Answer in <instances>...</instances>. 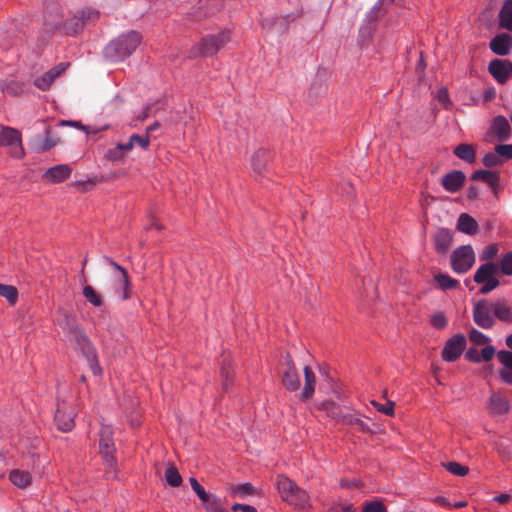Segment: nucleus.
<instances>
[{
	"label": "nucleus",
	"instance_id": "f257e3e1",
	"mask_svg": "<svg viewBox=\"0 0 512 512\" xmlns=\"http://www.w3.org/2000/svg\"><path fill=\"white\" fill-rule=\"evenodd\" d=\"M68 336L70 342L75 345V350L86 359L93 375L102 376L103 370L99 363L97 349L85 331L73 322L68 327Z\"/></svg>",
	"mask_w": 512,
	"mask_h": 512
},
{
	"label": "nucleus",
	"instance_id": "f03ea898",
	"mask_svg": "<svg viewBox=\"0 0 512 512\" xmlns=\"http://www.w3.org/2000/svg\"><path fill=\"white\" fill-rule=\"evenodd\" d=\"M230 41L231 33L228 29H222L213 34H206L191 46L189 49V58L213 57Z\"/></svg>",
	"mask_w": 512,
	"mask_h": 512
},
{
	"label": "nucleus",
	"instance_id": "7ed1b4c3",
	"mask_svg": "<svg viewBox=\"0 0 512 512\" xmlns=\"http://www.w3.org/2000/svg\"><path fill=\"white\" fill-rule=\"evenodd\" d=\"M141 40V34L135 30L122 33L107 44L104 49L105 56L112 62L123 61L135 52Z\"/></svg>",
	"mask_w": 512,
	"mask_h": 512
},
{
	"label": "nucleus",
	"instance_id": "20e7f679",
	"mask_svg": "<svg viewBox=\"0 0 512 512\" xmlns=\"http://www.w3.org/2000/svg\"><path fill=\"white\" fill-rule=\"evenodd\" d=\"M281 499L298 510L311 507L309 493L285 475H278L276 482Z\"/></svg>",
	"mask_w": 512,
	"mask_h": 512
},
{
	"label": "nucleus",
	"instance_id": "39448f33",
	"mask_svg": "<svg viewBox=\"0 0 512 512\" xmlns=\"http://www.w3.org/2000/svg\"><path fill=\"white\" fill-rule=\"evenodd\" d=\"M113 428L110 425L102 424L99 431V452L105 466L106 479H114L117 476V459L115 457V444L113 439Z\"/></svg>",
	"mask_w": 512,
	"mask_h": 512
},
{
	"label": "nucleus",
	"instance_id": "423d86ee",
	"mask_svg": "<svg viewBox=\"0 0 512 512\" xmlns=\"http://www.w3.org/2000/svg\"><path fill=\"white\" fill-rule=\"evenodd\" d=\"M10 148V154L14 158H22L25 151L22 145V135L19 130L10 126H0V147Z\"/></svg>",
	"mask_w": 512,
	"mask_h": 512
},
{
	"label": "nucleus",
	"instance_id": "0eeeda50",
	"mask_svg": "<svg viewBox=\"0 0 512 512\" xmlns=\"http://www.w3.org/2000/svg\"><path fill=\"white\" fill-rule=\"evenodd\" d=\"M451 268L458 274L468 272L475 263V253L471 245L457 247L450 256Z\"/></svg>",
	"mask_w": 512,
	"mask_h": 512
},
{
	"label": "nucleus",
	"instance_id": "6e6552de",
	"mask_svg": "<svg viewBox=\"0 0 512 512\" xmlns=\"http://www.w3.org/2000/svg\"><path fill=\"white\" fill-rule=\"evenodd\" d=\"M104 260L111 265L116 274L114 275V290L120 299L125 301L131 297V282L127 270L108 256H104Z\"/></svg>",
	"mask_w": 512,
	"mask_h": 512
},
{
	"label": "nucleus",
	"instance_id": "1a4fd4ad",
	"mask_svg": "<svg viewBox=\"0 0 512 512\" xmlns=\"http://www.w3.org/2000/svg\"><path fill=\"white\" fill-rule=\"evenodd\" d=\"M272 152L266 148H259L250 157V170L257 181H261L269 171Z\"/></svg>",
	"mask_w": 512,
	"mask_h": 512
},
{
	"label": "nucleus",
	"instance_id": "9d476101",
	"mask_svg": "<svg viewBox=\"0 0 512 512\" xmlns=\"http://www.w3.org/2000/svg\"><path fill=\"white\" fill-rule=\"evenodd\" d=\"M492 303L481 299L473 306V320L475 324L483 329H491L495 325Z\"/></svg>",
	"mask_w": 512,
	"mask_h": 512
},
{
	"label": "nucleus",
	"instance_id": "9b49d317",
	"mask_svg": "<svg viewBox=\"0 0 512 512\" xmlns=\"http://www.w3.org/2000/svg\"><path fill=\"white\" fill-rule=\"evenodd\" d=\"M466 338L463 334H456L449 338L441 352L442 359L446 362L456 361L466 348Z\"/></svg>",
	"mask_w": 512,
	"mask_h": 512
},
{
	"label": "nucleus",
	"instance_id": "f8f14e48",
	"mask_svg": "<svg viewBox=\"0 0 512 512\" xmlns=\"http://www.w3.org/2000/svg\"><path fill=\"white\" fill-rule=\"evenodd\" d=\"M76 411L74 409L67 410L64 403L58 404L55 412L54 421L58 430L69 432L75 426Z\"/></svg>",
	"mask_w": 512,
	"mask_h": 512
},
{
	"label": "nucleus",
	"instance_id": "ddd939ff",
	"mask_svg": "<svg viewBox=\"0 0 512 512\" xmlns=\"http://www.w3.org/2000/svg\"><path fill=\"white\" fill-rule=\"evenodd\" d=\"M68 67L67 63H59L54 66L43 75L37 77L34 80V85L41 91H47L50 89L52 83L57 77H59Z\"/></svg>",
	"mask_w": 512,
	"mask_h": 512
},
{
	"label": "nucleus",
	"instance_id": "4468645a",
	"mask_svg": "<svg viewBox=\"0 0 512 512\" xmlns=\"http://www.w3.org/2000/svg\"><path fill=\"white\" fill-rule=\"evenodd\" d=\"M466 181V175L461 170H453L446 173L441 179V185L449 193H456L462 189Z\"/></svg>",
	"mask_w": 512,
	"mask_h": 512
},
{
	"label": "nucleus",
	"instance_id": "2eb2a0df",
	"mask_svg": "<svg viewBox=\"0 0 512 512\" xmlns=\"http://www.w3.org/2000/svg\"><path fill=\"white\" fill-rule=\"evenodd\" d=\"M489 48L495 55H508L512 50V36L504 32L495 35L490 40Z\"/></svg>",
	"mask_w": 512,
	"mask_h": 512
},
{
	"label": "nucleus",
	"instance_id": "dca6fc26",
	"mask_svg": "<svg viewBox=\"0 0 512 512\" xmlns=\"http://www.w3.org/2000/svg\"><path fill=\"white\" fill-rule=\"evenodd\" d=\"M72 174V168L68 164H59L50 167L43 174V179L47 183L58 184L64 182Z\"/></svg>",
	"mask_w": 512,
	"mask_h": 512
},
{
	"label": "nucleus",
	"instance_id": "f3484780",
	"mask_svg": "<svg viewBox=\"0 0 512 512\" xmlns=\"http://www.w3.org/2000/svg\"><path fill=\"white\" fill-rule=\"evenodd\" d=\"M508 66L509 60L495 58L489 62L488 72L498 84H505L509 79Z\"/></svg>",
	"mask_w": 512,
	"mask_h": 512
},
{
	"label": "nucleus",
	"instance_id": "a211bd4d",
	"mask_svg": "<svg viewBox=\"0 0 512 512\" xmlns=\"http://www.w3.org/2000/svg\"><path fill=\"white\" fill-rule=\"evenodd\" d=\"M488 133L495 136L501 142L508 140L511 135V127L508 120L502 115L495 116L491 121Z\"/></svg>",
	"mask_w": 512,
	"mask_h": 512
},
{
	"label": "nucleus",
	"instance_id": "6ab92c4d",
	"mask_svg": "<svg viewBox=\"0 0 512 512\" xmlns=\"http://www.w3.org/2000/svg\"><path fill=\"white\" fill-rule=\"evenodd\" d=\"M287 369L282 375V384L289 392H295L300 387V378L293 360L288 356L286 362Z\"/></svg>",
	"mask_w": 512,
	"mask_h": 512
},
{
	"label": "nucleus",
	"instance_id": "aec40b11",
	"mask_svg": "<svg viewBox=\"0 0 512 512\" xmlns=\"http://www.w3.org/2000/svg\"><path fill=\"white\" fill-rule=\"evenodd\" d=\"M489 413L495 415H505L510 410V404L506 396L499 392H492L488 400Z\"/></svg>",
	"mask_w": 512,
	"mask_h": 512
},
{
	"label": "nucleus",
	"instance_id": "412c9836",
	"mask_svg": "<svg viewBox=\"0 0 512 512\" xmlns=\"http://www.w3.org/2000/svg\"><path fill=\"white\" fill-rule=\"evenodd\" d=\"M453 242V234L448 228H439L434 235V249L438 254L448 252Z\"/></svg>",
	"mask_w": 512,
	"mask_h": 512
},
{
	"label": "nucleus",
	"instance_id": "4be33fe9",
	"mask_svg": "<svg viewBox=\"0 0 512 512\" xmlns=\"http://www.w3.org/2000/svg\"><path fill=\"white\" fill-rule=\"evenodd\" d=\"M472 180H480L488 184V186L492 189L493 193L496 195L499 188L500 183V173L498 171L492 170H476L471 175Z\"/></svg>",
	"mask_w": 512,
	"mask_h": 512
},
{
	"label": "nucleus",
	"instance_id": "5701e85b",
	"mask_svg": "<svg viewBox=\"0 0 512 512\" xmlns=\"http://www.w3.org/2000/svg\"><path fill=\"white\" fill-rule=\"evenodd\" d=\"M499 266L491 261L481 264L474 273L473 280L477 284H482L492 276H497Z\"/></svg>",
	"mask_w": 512,
	"mask_h": 512
},
{
	"label": "nucleus",
	"instance_id": "b1692460",
	"mask_svg": "<svg viewBox=\"0 0 512 512\" xmlns=\"http://www.w3.org/2000/svg\"><path fill=\"white\" fill-rule=\"evenodd\" d=\"M304 379L305 382L302 392L300 394V399L302 401H307L313 397L316 385V376L311 367L308 365L304 367Z\"/></svg>",
	"mask_w": 512,
	"mask_h": 512
},
{
	"label": "nucleus",
	"instance_id": "393cba45",
	"mask_svg": "<svg viewBox=\"0 0 512 512\" xmlns=\"http://www.w3.org/2000/svg\"><path fill=\"white\" fill-rule=\"evenodd\" d=\"M220 376L222 379V390L228 392L234 383V368L232 362L228 358H224L222 361Z\"/></svg>",
	"mask_w": 512,
	"mask_h": 512
},
{
	"label": "nucleus",
	"instance_id": "a878e982",
	"mask_svg": "<svg viewBox=\"0 0 512 512\" xmlns=\"http://www.w3.org/2000/svg\"><path fill=\"white\" fill-rule=\"evenodd\" d=\"M453 154L468 164L476 161V149L474 145L461 143L453 148Z\"/></svg>",
	"mask_w": 512,
	"mask_h": 512
},
{
	"label": "nucleus",
	"instance_id": "bb28decb",
	"mask_svg": "<svg viewBox=\"0 0 512 512\" xmlns=\"http://www.w3.org/2000/svg\"><path fill=\"white\" fill-rule=\"evenodd\" d=\"M477 221L467 213L460 214L457 221V230L467 235H475L478 232Z\"/></svg>",
	"mask_w": 512,
	"mask_h": 512
},
{
	"label": "nucleus",
	"instance_id": "cd10ccee",
	"mask_svg": "<svg viewBox=\"0 0 512 512\" xmlns=\"http://www.w3.org/2000/svg\"><path fill=\"white\" fill-rule=\"evenodd\" d=\"M498 20L501 28L512 32V0H504Z\"/></svg>",
	"mask_w": 512,
	"mask_h": 512
},
{
	"label": "nucleus",
	"instance_id": "c85d7f7f",
	"mask_svg": "<svg viewBox=\"0 0 512 512\" xmlns=\"http://www.w3.org/2000/svg\"><path fill=\"white\" fill-rule=\"evenodd\" d=\"M9 480L18 488H26L32 482V475L28 471L14 469L9 473Z\"/></svg>",
	"mask_w": 512,
	"mask_h": 512
},
{
	"label": "nucleus",
	"instance_id": "c756f323",
	"mask_svg": "<svg viewBox=\"0 0 512 512\" xmlns=\"http://www.w3.org/2000/svg\"><path fill=\"white\" fill-rule=\"evenodd\" d=\"M493 315L502 322L512 323V309L504 300H498L492 303Z\"/></svg>",
	"mask_w": 512,
	"mask_h": 512
},
{
	"label": "nucleus",
	"instance_id": "7c9ffc66",
	"mask_svg": "<svg viewBox=\"0 0 512 512\" xmlns=\"http://www.w3.org/2000/svg\"><path fill=\"white\" fill-rule=\"evenodd\" d=\"M433 279L437 283L438 288L444 291L457 289L460 285L457 279L452 278L446 273L435 274Z\"/></svg>",
	"mask_w": 512,
	"mask_h": 512
},
{
	"label": "nucleus",
	"instance_id": "2f4dec72",
	"mask_svg": "<svg viewBox=\"0 0 512 512\" xmlns=\"http://www.w3.org/2000/svg\"><path fill=\"white\" fill-rule=\"evenodd\" d=\"M341 422L346 425H352L354 426L358 431L363 433H371L372 429L370 426L365 423L360 418L356 417L353 414H344L341 416Z\"/></svg>",
	"mask_w": 512,
	"mask_h": 512
},
{
	"label": "nucleus",
	"instance_id": "473e14b6",
	"mask_svg": "<svg viewBox=\"0 0 512 512\" xmlns=\"http://www.w3.org/2000/svg\"><path fill=\"white\" fill-rule=\"evenodd\" d=\"M82 294L86 301L92 306L100 307L103 305L102 296L91 285H85L83 287Z\"/></svg>",
	"mask_w": 512,
	"mask_h": 512
},
{
	"label": "nucleus",
	"instance_id": "72a5a7b5",
	"mask_svg": "<svg viewBox=\"0 0 512 512\" xmlns=\"http://www.w3.org/2000/svg\"><path fill=\"white\" fill-rule=\"evenodd\" d=\"M230 493L232 496L246 497L249 495H255L257 491L251 483L246 482L233 485Z\"/></svg>",
	"mask_w": 512,
	"mask_h": 512
},
{
	"label": "nucleus",
	"instance_id": "f704fd0d",
	"mask_svg": "<svg viewBox=\"0 0 512 512\" xmlns=\"http://www.w3.org/2000/svg\"><path fill=\"white\" fill-rule=\"evenodd\" d=\"M84 25V20L81 18V16H74L66 20L64 28L67 34L75 35L83 29Z\"/></svg>",
	"mask_w": 512,
	"mask_h": 512
},
{
	"label": "nucleus",
	"instance_id": "c9c22d12",
	"mask_svg": "<svg viewBox=\"0 0 512 512\" xmlns=\"http://www.w3.org/2000/svg\"><path fill=\"white\" fill-rule=\"evenodd\" d=\"M0 296L5 298L13 306L18 301V290L15 286L0 284Z\"/></svg>",
	"mask_w": 512,
	"mask_h": 512
},
{
	"label": "nucleus",
	"instance_id": "e433bc0d",
	"mask_svg": "<svg viewBox=\"0 0 512 512\" xmlns=\"http://www.w3.org/2000/svg\"><path fill=\"white\" fill-rule=\"evenodd\" d=\"M206 512H229L223 505L220 497L212 494L208 501L203 503Z\"/></svg>",
	"mask_w": 512,
	"mask_h": 512
},
{
	"label": "nucleus",
	"instance_id": "4c0bfd02",
	"mask_svg": "<svg viewBox=\"0 0 512 512\" xmlns=\"http://www.w3.org/2000/svg\"><path fill=\"white\" fill-rule=\"evenodd\" d=\"M165 479L172 487H179L182 484V476L175 466H170L166 469Z\"/></svg>",
	"mask_w": 512,
	"mask_h": 512
},
{
	"label": "nucleus",
	"instance_id": "58836bf2",
	"mask_svg": "<svg viewBox=\"0 0 512 512\" xmlns=\"http://www.w3.org/2000/svg\"><path fill=\"white\" fill-rule=\"evenodd\" d=\"M444 467L448 472L456 476H465L469 472L468 466L462 465L459 462L450 461L444 464Z\"/></svg>",
	"mask_w": 512,
	"mask_h": 512
},
{
	"label": "nucleus",
	"instance_id": "ea45409f",
	"mask_svg": "<svg viewBox=\"0 0 512 512\" xmlns=\"http://www.w3.org/2000/svg\"><path fill=\"white\" fill-rule=\"evenodd\" d=\"M190 485L192 490L196 493L198 498L201 500L202 503H205L209 500L212 494L208 493L203 486H201L198 482V480L194 477H191L189 479Z\"/></svg>",
	"mask_w": 512,
	"mask_h": 512
},
{
	"label": "nucleus",
	"instance_id": "a19ab883",
	"mask_svg": "<svg viewBox=\"0 0 512 512\" xmlns=\"http://www.w3.org/2000/svg\"><path fill=\"white\" fill-rule=\"evenodd\" d=\"M482 163L487 168H493L502 165L504 163V160L502 158H499V155L494 150L493 152H487L483 156Z\"/></svg>",
	"mask_w": 512,
	"mask_h": 512
},
{
	"label": "nucleus",
	"instance_id": "79ce46f5",
	"mask_svg": "<svg viewBox=\"0 0 512 512\" xmlns=\"http://www.w3.org/2000/svg\"><path fill=\"white\" fill-rule=\"evenodd\" d=\"M430 324L433 328L443 330L448 325V320L442 311H437L430 317Z\"/></svg>",
	"mask_w": 512,
	"mask_h": 512
},
{
	"label": "nucleus",
	"instance_id": "37998d69",
	"mask_svg": "<svg viewBox=\"0 0 512 512\" xmlns=\"http://www.w3.org/2000/svg\"><path fill=\"white\" fill-rule=\"evenodd\" d=\"M384 14L382 9V0H379L366 14V20L369 23L376 22L380 17H382Z\"/></svg>",
	"mask_w": 512,
	"mask_h": 512
},
{
	"label": "nucleus",
	"instance_id": "c03bdc74",
	"mask_svg": "<svg viewBox=\"0 0 512 512\" xmlns=\"http://www.w3.org/2000/svg\"><path fill=\"white\" fill-rule=\"evenodd\" d=\"M469 340L475 345H484L490 340V338L481 331L472 328L469 331Z\"/></svg>",
	"mask_w": 512,
	"mask_h": 512
},
{
	"label": "nucleus",
	"instance_id": "a18cd8bd",
	"mask_svg": "<svg viewBox=\"0 0 512 512\" xmlns=\"http://www.w3.org/2000/svg\"><path fill=\"white\" fill-rule=\"evenodd\" d=\"M499 268L503 274L512 276V251L503 255Z\"/></svg>",
	"mask_w": 512,
	"mask_h": 512
},
{
	"label": "nucleus",
	"instance_id": "49530a36",
	"mask_svg": "<svg viewBox=\"0 0 512 512\" xmlns=\"http://www.w3.org/2000/svg\"><path fill=\"white\" fill-rule=\"evenodd\" d=\"M130 138L134 144V147L138 146L141 149L146 150L150 146V136L146 133L144 135L132 134Z\"/></svg>",
	"mask_w": 512,
	"mask_h": 512
},
{
	"label": "nucleus",
	"instance_id": "de8ad7c7",
	"mask_svg": "<svg viewBox=\"0 0 512 512\" xmlns=\"http://www.w3.org/2000/svg\"><path fill=\"white\" fill-rule=\"evenodd\" d=\"M499 285L500 282L497 276H492L490 279L482 283V287L480 288L479 293L483 295L488 294L494 289H496Z\"/></svg>",
	"mask_w": 512,
	"mask_h": 512
},
{
	"label": "nucleus",
	"instance_id": "09e8293b",
	"mask_svg": "<svg viewBox=\"0 0 512 512\" xmlns=\"http://www.w3.org/2000/svg\"><path fill=\"white\" fill-rule=\"evenodd\" d=\"M495 151L504 161L512 159V144H498L495 146Z\"/></svg>",
	"mask_w": 512,
	"mask_h": 512
},
{
	"label": "nucleus",
	"instance_id": "8fccbe9b",
	"mask_svg": "<svg viewBox=\"0 0 512 512\" xmlns=\"http://www.w3.org/2000/svg\"><path fill=\"white\" fill-rule=\"evenodd\" d=\"M98 182V179L95 178H89L87 180H79L76 181L75 187L80 192H87L91 190Z\"/></svg>",
	"mask_w": 512,
	"mask_h": 512
},
{
	"label": "nucleus",
	"instance_id": "3c124183",
	"mask_svg": "<svg viewBox=\"0 0 512 512\" xmlns=\"http://www.w3.org/2000/svg\"><path fill=\"white\" fill-rule=\"evenodd\" d=\"M497 358L504 368L512 370V351L500 350L497 353Z\"/></svg>",
	"mask_w": 512,
	"mask_h": 512
},
{
	"label": "nucleus",
	"instance_id": "603ef678",
	"mask_svg": "<svg viewBox=\"0 0 512 512\" xmlns=\"http://www.w3.org/2000/svg\"><path fill=\"white\" fill-rule=\"evenodd\" d=\"M371 404L376 408L378 412H381L385 415L392 416L394 414V403L388 401L385 404H380L376 401H371Z\"/></svg>",
	"mask_w": 512,
	"mask_h": 512
},
{
	"label": "nucleus",
	"instance_id": "864d4df0",
	"mask_svg": "<svg viewBox=\"0 0 512 512\" xmlns=\"http://www.w3.org/2000/svg\"><path fill=\"white\" fill-rule=\"evenodd\" d=\"M436 98L440 104H442L445 108L451 104L449 92L447 88L441 87L437 90Z\"/></svg>",
	"mask_w": 512,
	"mask_h": 512
},
{
	"label": "nucleus",
	"instance_id": "5fc2aeb1",
	"mask_svg": "<svg viewBox=\"0 0 512 512\" xmlns=\"http://www.w3.org/2000/svg\"><path fill=\"white\" fill-rule=\"evenodd\" d=\"M363 512H387L385 505L379 501H371L365 504Z\"/></svg>",
	"mask_w": 512,
	"mask_h": 512
},
{
	"label": "nucleus",
	"instance_id": "6e6d98bb",
	"mask_svg": "<svg viewBox=\"0 0 512 512\" xmlns=\"http://www.w3.org/2000/svg\"><path fill=\"white\" fill-rule=\"evenodd\" d=\"M106 158L109 161L117 162L121 161L124 158V155L122 154V151L118 149V145L116 144L115 147L108 149V151L106 152Z\"/></svg>",
	"mask_w": 512,
	"mask_h": 512
},
{
	"label": "nucleus",
	"instance_id": "4d7b16f0",
	"mask_svg": "<svg viewBox=\"0 0 512 512\" xmlns=\"http://www.w3.org/2000/svg\"><path fill=\"white\" fill-rule=\"evenodd\" d=\"M498 253V246L497 244H490L485 247V249L482 252L481 259L482 260H488L494 258Z\"/></svg>",
	"mask_w": 512,
	"mask_h": 512
},
{
	"label": "nucleus",
	"instance_id": "13d9d810",
	"mask_svg": "<svg viewBox=\"0 0 512 512\" xmlns=\"http://www.w3.org/2000/svg\"><path fill=\"white\" fill-rule=\"evenodd\" d=\"M99 11L95 10V9H91V8H88V9H85V10H82L80 12V16L81 18L84 20V24L87 22V21H90V20H96L99 18Z\"/></svg>",
	"mask_w": 512,
	"mask_h": 512
},
{
	"label": "nucleus",
	"instance_id": "bf43d9fd",
	"mask_svg": "<svg viewBox=\"0 0 512 512\" xmlns=\"http://www.w3.org/2000/svg\"><path fill=\"white\" fill-rule=\"evenodd\" d=\"M495 354V348L492 345H487L480 352V362L481 361H490Z\"/></svg>",
	"mask_w": 512,
	"mask_h": 512
},
{
	"label": "nucleus",
	"instance_id": "052dcab7",
	"mask_svg": "<svg viewBox=\"0 0 512 512\" xmlns=\"http://www.w3.org/2000/svg\"><path fill=\"white\" fill-rule=\"evenodd\" d=\"M480 356V352L474 347H470L465 353V358L474 363H480Z\"/></svg>",
	"mask_w": 512,
	"mask_h": 512
},
{
	"label": "nucleus",
	"instance_id": "680f3d73",
	"mask_svg": "<svg viewBox=\"0 0 512 512\" xmlns=\"http://www.w3.org/2000/svg\"><path fill=\"white\" fill-rule=\"evenodd\" d=\"M327 512H356L351 504H335Z\"/></svg>",
	"mask_w": 512,
	"mask_h": 512
},
{
	"label": "nucleus",
	"instance_id": "e2e57ef3",
	"mask_svg": "<svg viewBox=\"0 0 512 512\" xmlns=\"http://www.w3.org/2000/svg\"><path fill=\"white\" fill-rule=\"evenodd\" d=\"M231 510L233 512H258L254 506L248 504L235 503L232 505Z\"/></svg>",
	"mask_w": 512,
	"mask_h": 512
},
{
	"label": "nucleus",
	"instance_id": "0e129e2a",
	"mask_svg": "<svg viewBox=\"0 0 512 512\" xmlns=\"http://www.w3.org/2000/svg\"><path fill=\"white\" fill-rule=\"evenodd\" d=\"M499 376L504 383L512 385V370L508 368L500 369Z\"/></svg>",
	"mask_w": 512,
	"mask_h": 512
},
{
	"label": "nucleus",
	"instance_id": "69168bd1",
	"mask_svg": "<svg viewBox=\"0 0 512 512\" xmlns=\"http://www.w3.org/2000/svg\"><path fill=\"white\" fill-rule=\"evenodd\" d=\"M4 91L10 95H19L22 93V88L16 82H11L6 86Z\"/></svg>",
	"mask_w": 512,
	"mask_h": 512
},
{
	"label": "nucleus",
	"instance_id": "338daca9",
	"mask_svg": "<svg viewBox=\"0 0 512 512\" xmlns=\"http://www.w3.org/2000/svg\"><path fill=\"white\" fill-rule=\"evenodd\" d=\"M433 502L438 504L441 507L451 509V503L449 500L443 496H437L433 499Z\"/></svg>",
	"mask_w": 512,
	"mask_h": 512
},
{
	"label": "nucleus",
	"instance_id": "774afa93",
	"mask_svg": "<svg viewBox=\"0 0 512 512\" xmlns=\"http://www.w3.org/2000/svg\"><path fill=\"white\" fill-rule=\"evenodd\" d=\"M495 94V89L493 87L486 89L483 94V101L485 103L492 101L495 98Z\"/></svg>",
	"mask_w": 512,
	"mask_h": 512
}]
</instances>
